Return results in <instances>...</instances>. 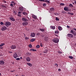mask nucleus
<instances>
[{
  "instance_id": "obj_1",
  "label": "nucleus",
  "mask_w": 76,
  "mask_h": 76,
  "mask_svg": "<svg viewBox=\"0 0 76 76\" xmlns=\"http://www.w3.org/2000/svg\"><path fill=\"white\" fill-rule=\"evenodd\" d=\"M4 25L7 27H9V26L11 25V23L9 21H7L4 23Z\"/></svg>"
},
{
  "instance_id": "obj_2",
  "label": "nucleus",
  "mask_w": 76,
  "mask_h": 76,
  "mask_svg": "<svg viewBox=\"0 0 76 76\" xmlns=\"http://www.w3.org/2000/svg\"><path fill=\"white\" fill-rule=\"evenodd\" d=\"M22 21H26V22L29 20V18L28 17H27L26 18H22Z\"/></svg>"
},
{
  "instance_id": "obj_3",
  "label": "nucleus",
  "mask_w": 76,
  "mask_h": 76,
  "mask_svg": "<svg viewBox=\"0 0 76 76\" xmlns=\"http://www.w3.org/2000/svg\"><path fill=\"white\" fill-rule=\"evenodd\" d=\"M59 40L58 39L56 38H54L53 40V42H55V43H58V42Z\"/></svg>"
},
{
  "instance_id": "obj_4",
  "label": "nucleus",
  "mask_w": 76,
  "mask_h": 76,
  "mask_svg": "<svg viewBox=\"0 0 76 76\" xmlns=\"http://www.w3.org/2000/svg\"><path fill=\"white\" fill-rule=\"evenodd\" d=\"M70 32L74 35V36H76V32L75 31H73V30H71Z\"/></svg>"
},
{
  "instance_id": "obj_5",
  "label": "nucleus",
  "mask_w": 76,
  "mask_h": 76,
  "mask_svg": "<svg viewBox=\"0 0 76 76\" xmlns=\"http://www.w3.org/2000/svg\"><path fill=\"white\" fill-rule=\"evenodd\" d=\"M22 25L23 26H25V25H28V22L27 21H25L23 23Z\"/></svg>"
},
{
  "instance_id": "obj_6",
  "label": "nucleus",
  "mask_w": 76,
  "mask_h": 76,
  "mask_svg": "<svg viewBox=\"0 0 76 76\" xmlns=\"http://www.w3.org/2000/svg\"><path fill=\"white\" fill-rule=\"evenodd\" d=\"M40 1H43V2H47L48 3H50V1H48L47 0H39Z\"/></svg>"
},
{
  "instance_id": "obj_7",
  "label": "nucleus",
  "mask_w": 76,
  "mask_h": 76,
  "mask_svg": "<svg viewBox=\"0 0 76 76\" xmlns=\"http://www.w3.org/2000/svg\"><path fill=\"white\" fill-rule=\"evenodd\" d=\"M6 29H7V27L5 26H3L2 27V28H1V29L2 31H5V30H6Z\"/></svg>"
},
{
  "instance_id": "obj_8",
  "label": "nucleus",
  "mask_w": 76,
  "mask_h": 76,
  "mask_svg": "<svg viewBox=\"0 0 76 76\" xmlns=\"http://www.w3.org/2000/svg\"><path fill=\"white\" fill-rule=\"evenodd\" d=\"M31 37H35V34L34 33H31Z\"/></svg>"
},
{
  "instance_id": "obj_9",
  "label": "nucleus",
  "mask_w": 76,
  "mask_h": 76,
  "mask_svg": "<svg viewBox=\"0 0 76 76\" xmlns=\"http://www.w3.org/2000/svg\"><path fill=\"white\" fill-rule=\"evenodd\" d=\"M13 57L15 58H16L18 57V54L16 53H15L13 54Z\"/></svg>"
},
{
  "instance_id": "obj_10",
  "label": "nucleus",
  "mask_w": 76,
  "mask_h": 76,
  "mask_svg": "<svg viewBox=\"0 0 76 76\" xmlns=\"http://www.w3.org/2000/svg\"><path fill=\"white\" fill-rule=\"evenodd\" d=\"M67 35L68 37L69 38H73V35L71 34H68Z\"/></svg>"
},
{
  "instance_id": "obj_11",
  "label": "nucleus",
  "mask_w": 76,
  "mask_h": 76,
  "mask_svg": "<svg viewBox=\"0 0 76 76\" xmlns=\"http://www.w3.org/2000/svg\"><path fill=\"white\" fill-rule=\"evenodd\" d=\"M16 48V47L15 45H12L11 46V49H15V48Z\"/></svg>"
},
{
  "instance_id": "obj_12",
  "label": "nucleus",
  "mask_w": 76,
  "mask_h": 76,
  "mask_svg": "<svg viewBox=\"0 0 76 76\" xmlns=\"http://www.w3.org/2000/svg\"><path fill=\"white\" fill-rule=\"evenodd\" d=\"M26 60L27 61H30L31 60V58L29 57H27L26 58Z\"/></svg>"
},
{
  "instance_id": "obj_13",
  "label": "nucleus",
  "mask_w": 76,
  "mask_h": 76,
  "mask_svg": "<svg viewBox=\"0 0 76 76\" xmlns=\"http://www.w3.org/2000/svg\"><path fill=\"white\" fill-rule=\"evenodd\" d=\"M10 19L11 20H12V21H15V19L14 18H13L12 17H11V18H10Z\"/></svg>"
},
{
  "instance_id": "obj_14",
  "label": "nucleus",
  "mask_w": 76,
  "mask_h": 76,
  "mask_svg": "<svg viewBox=\"0 0 76 76\" xmlns=\"http://www.w3.org/2000/svg\"><path fill=\"white\" fill-rule=\"evenodd\" d=\"M19 9L20 10L22 11L23 10V9H23V7H19Z\"/></svg>"
},
{
  "instance_id": "obj_15",
  "label": "nucleus",
  "mask_w": 76,
  "mask_h": 76,
  "mask_svg": "<svg viewBox=\"0 0 76 76\" xmlns=\"http://www.w3.org/2000/svg\"><path fill=\"white\" fill-rule=\"evenodd\" d=\"M0 64H4V62L3 61H0Z\"/></svg>"
},
{
  "instance_id": "obj_16",
  "label": "nucleus",
  "mask_w": 76,
  "mask_h": 76,
  "mask_svg": "<svg viewBox=\"0 0 76 76\" xmlns=\"http://www.w3.org/2000/svg\"><path fill=\"white\" fill-rule=\"evenodd\" d=\"M32 17L33 18H34V19H37V16H36L35 15H33Z\"/></svg>"
},
{
  "instance_id": "obj_17",
  "label": "nucleus",
  "mask_w": 76,
  "mask_h": 76,
  "mask_svg": "<svg viewBox=\"0 0 76 76\" xmlns=\"http://www.w3.org/2000/svg\"><path fill=\"white\" fill-rule=\"evenodd\" d=\"M58 29L59 30V31H61L62 29H63V28H62V27L60 26H59L58 27Z\"/></svg>"
},
{
  "instance_id": "obj_18",
  "label": "nucleus",
  "mask_w": 76,
  "mask_h": 76,
  "mask_svg": "<svg viewBox=\"0 0 76 76\" xmlns=\"http://www.w3.org/2000/svg\"><path fill=\"white\" fill-rule=\"evenodd\" d=\"M50 28L51 29H55L56 27H55V26H50Z\"/></svg>"
},
{
  "instance_id": "obj_19",
  "label": "nucleus",
  "mask_w": 76,
  "mask_h": 76,
  "mask_svg": "<svg viewBox=\"0 0 76 76\" xmlns=\"http://www.w3.org/2000/svg\"><path fill=\"white\" fill-rule=\"evenodd\" d=\"M67 14H68V15H73L74 14L73 13H71L70 12H67Z\"/></svg>"
},
{
  "instance_id": "obj_20",
  "label": "nucleus",
  "mask_w": 76,
  "mask_h": 76,
  "mask_svg": "<svg viewBox=\"0 0 76 76\" xmlns=\"http://www.w3.org/2000/svg\"><path fill=\"white\" fill-rule=\"evenodd\" d=\"M27 64L28 66H30V67H31V66H32V64L31 63H27Z\"/></svg>"
},
{
  "instance_id": "obj_21",
  "label": "nucleus",
  "mask_w": 76,
  "mask_h": 76,
  "mask_svg": "<svg viewBox=\"0 0 76 76\" xmlns=\"http://www.w3.org/2000/svg\"><path fill=\"white\" fill-rule=\"evenodd\" d=\"M35 39H31L30 41L31 42H34V41H35Z\"/></svg>"
},
{
  "instance_id": "obj_22",
  "label": "nucleus",
  "mask_w": 76,
  "mask_h": 76,
  "mask_svg": "<svg viewBox=\"0 0 76 76\" xmlns=\"http://www.w3.org/2000/svg\"><path fill=\"white\" fill-rule=\"evenodd\" d=\"M39 30L41 31H42V32H44V31H45V29H44L40 28Z\"/></svg>"
},
{
  "instance_id": "obj_23",
  "label": "nucleus",
  "mask_w": 76,
  "mask_h": 76,
  "mask_svg": "<svg viewBox=\"0 0 76 76\" xmlns=\"http://www.w3.org/2000/svg\"><path fill=\"white\" fill-rule=\"evenodd\" d=\"M55 34H59V31L58 30H56L55 31Z\"/></svg>"
},
{
  "instance_id": "obj_24",
  "label": "nucleus",
  "mask_w": 76,
  "mask_h": 76,
  "mask_svg": "<svg viewBox=\"0 0 76 76\" xmlns=\"http://www.w3.org/2000/svg\"><path fill=\"white\" fill-rule=\"evenodd\" d=\"M5 45V44L3 43H1V45H0V47H2V46H3V45Z\"/></svg>"
},
{
  "instance_id": "obj_25",
  "label": "nucleus",
  "mask_w": 76,
  "mask_h": 76,
  "mask_svg": "<svg viewBox=\"0 0 76 76\" xmlns=\"http://www.w3.org/2000/svg\"><path fill=\"white\" fill-rule=\"evenodd\" d=\"M69 6L71 7H73V5L72 4H70L69 5Z\"/></svg>"
},
{
  "instance_id": "obj_26",
  "label": "nucleus",
  "mask_w": 76,
  "mask_h": 76,
  "mask_svg": "<svg viewBox=\"0 0 76 76\" xmlns=\"http://www.w3.org/2000/svg\"><path fill=\"white\" fill-rule=\"evenodd\" d=\"M31 51H36L37 50L35 49H31L30 50Z\"/></svg>"
},
{
  "instance_id": "obj_27",
  "label": "nucleus",
  "mask_w": 76,
  "mask_h": 76,
  "mask_svg": "<svg viewBox=\"0 0 76 76\" xmlns=\"http://www.w3.org/2000/svg\"><path fill=\"white\" fill-rule=\"evenodd\" d=\"M50 10L51 11H54V8H52L50 9Z\"/></svg>"
},
{
  "instance_id": "obj_28",
  "label": "nucleus",
  "mask_w": 76,
  "mask_h": 76,
  "mask_svg": "<svg viewBox=\"0 0 76 76\" xmlns=\"http://www.w3.org/2000/svg\"><path fill=\"white\" fill-rule=\"evenodd\" d=\"M69 58H71V59H73V57L71 56H69Z\"/></svg>"
},
{
  "instance_id": "obj_29",
  "label": "nucleus",
  "mask_w": 76,
  "mask_h": 76,
  "mask_svg": "<svg viewBox=\"0 0 76 76\" xmlns=\"http://www.w3.org/2000/svg\"><path fill=\"white\" fill-rule=\"evenodd\" d=\"M23 13L24 15H27V13H26V12H23Z\"/></svg>"
},
{
  "instance_id": "obj_30",
  "label": "nucleus",
  "mask_w": 76,
  "mask_h": 76,
  "mask_svg": "<svg viewBox=\"0 0 76 76\" xmlns=\"http://www.w3.org/2000/svg\"><path fill=\"white\" fill-rule=\"evenodd\" d=\"M48 52V50H46L45 51L43 52L44 53H47Z\"/></svg>"
},
{
  "instance_id": "obj_31",
  "label": "nucleus",
  "mask_w": 76,
  "mask_h": 76,
  "mask_svg": "<svg viewBox=\"0 0 76 76\" xmlns=\"http://www.w3.org/2000/svg\"><path fill=\"white\" fill-rule=\"evenodd\" d=\"M56 20H57V21H58L59 20V19H58V18L57 17L56 18Z\"/></svg>"
},
{
  "instance_id": "obj_32",
  "label": "nucleus",
  "mask_w": 76,
  "mask_h": 76,
  "mask_svg": "<svg viewBox=\"0 0 76 76\" xmlns=\"http://www.w3.org/2000/svg\"><path fill=\"white\" fill-rule=\"evenodd\" d=\"M64 10L66 11H67V7H65L64 8Z\"/></svg>"
},
{
  "instance_id": "obj_33",
  "label": "nucleus",
  "mask_w": 76,
  "mask_h": 76,
  "mask_svg": "<svg viewBox=\"0 0 76 76\" xmlns=\"http://www.w3.org/2000/svg\"><path fill=\"white\" fill-rule=\"evenodd\" d=\"M0 24L1 25H4V23H3L1 22Z\"/></svg>"
},
{
  "instance_id": "obj_34",
  "label": "nucleus",
  "mask_w": 76,
  "mask_h": 76,
  "mask_svg": "<svg viewBox=\"0 0 76 76\" xmlns=\"http://www.w3.org/2000/svg\"><path fill=\"white\" fill-rule=\"evenodd\" d=\"M36 48H39V45H37L36 46Z\"/></svg>"
},
{
  "instance_id": "obj_35",
  "label": "nucleus",
  "mask_w": 76,
  "mask_h": 76,
  "mask_svg": "<svg viewBox=\"0 0 76 76\" xmlns=\"http://www.w3.org/2000/svg\"><path fill=\"white\" fill-rule=\"evenodd\" d=\"M60 5L61 6H64V4H63V3H61L60 4Z\"/></svg>"
},
{
  "instance_id": "obj_36",
  "label": "nucleus",
  "mask_w": 76,
  "mask_h": 76,
  "mask_svg": "<svg viewBox=\"0 0 76 76\" xmlns=\"http://www.w3.org/2000/svg\"><path fill=\"white\" fill-rule=\"evenodd\" d=\"M47 5V4L45 3L43 4V6H45Z\"/></svg>"
},
{
  "instance_id": "obj_37",
  "label": "nucleus",
  "mask_w": 76,
  "mask_h": 76,
  "mask_svg": "<svg viewBox=\"0 0 76 76\" xmlns=\"http://www.w3.org/2000/svg\"><path fill=\"white\" fill-rule=\"evenodd\" d=\"M37 35H41V34L39 33H37Z\"/></svg>"
},
{
  "instance_id": "obj_38",
  "label": "nucleus",
  "mask_w": 76,
  "mask_h": 76,
  "mask_svg": "<svg viewBox=\"0 0 76 76\" xmlns=\"http://www.w3.org/2000/svg\"><path fill=\"white\" fill-rule=\"evenodd\" d=\"M16 60H20V58H16Z\"/></svg>"
},
{
  "instance_id": "obj_39",
  "label": "nucleus",
  "mask_w": 76,
  "mask_h": 76,
  "mask_svg": "<svg viewBox=\"0 0 76 76\" xmlns=\"http://www.w3.org/2000/svg\"><path fill=\"white\" fill-rule=\"evenodd\" d=\"M58 53H59V54H61L62 53V52H61V51H58Z\"/></svg>"
},
{
  "instance_id": "obj_40",
  "label": "nucleus",
  "mask_w": 76,
  "mask_h": 76,
  "mask_svg": "<svg viewBox=\"0 0 76 76\" xmlns=\"http://www.w3.org/2000/svg\"><path fill=\"white\" fill-rule=\"evenodd\" d=\"M29 39V38L28 37H26L25 38V39H26H26Z\"/></svg>"
},
{
  "instance_id": "obj_41",
  "label": "nucleus",
  "mask_w": 76,
  "mask_h": 76,
  "mask_svg": "<svg viewBox=\"0 0 76 76\" xmlns=\"http://www.w3.org/2000/svg\"><path fill=\"white\" fill-rule=\"evenodd\" d=\"M55 66L56 67H58V64H55Z\"/></svg>"
},
{
  "instance_id": "obj_42",
  "label": "nucleus",
  "mask_w": 76,
  "mask_h": 76,
  "mask_svg": "<svg viewBox=\"0 0 76 76\" xmlns=\"http://www.w3.org/2000/svg\"><path fill=\"white\" fill-rule=\"evenodd\" d=\"M62 13H66V12L65 11H62Z\"/></svg>"
},
{
  "instance_id": "obj_43",
  "label": "nucleus",
  "mask_w": 76,
  "mask_h": 76,
  "mask_svg": "<svg viewBox=\"0 0 76 76\" xmlns=\"http://www.w3.org/2000/svg\"><path fill=\"white\" fill-rule=\"evenodd\" d=\"M26 54L27 55H28V56H29V55H30L29 53H28V52H27Z\"/></svg>"
},
{
  "instance_id": "obj_44",
  "label": "nucleus",
  "mask_w": 76,
  "mask_h": 76,
  "mask_svg": "<svg viewBox=\"0 0 76 76\" xmlns=\"http://www.w3.org/2000/svg\"><path fill=\"white\" fill-rule=\"evenodd\" d=\"M28 46H29V47H30V48L32 47V45L31 44L29 45H28Z\"/></svg>"
},
{
  "instance_id": "obj_45",
  "label": "nucleus",
  "mask_w": 76,
  "mask_h": 76,
  "mask_svg": "<svg viewBox=\"0 0 76 76\" xmlns=\"http://www.w3.org/2000/svg\"><path fill=\"white\" fill-rule=\"evenodd\" d=\"M10 5L11 6H12V7H13V4H10Z\"/></svg>"
},
{
  "instance_id": "obj_46",
  "label": "nucleus",
  "mask_w": 76,
  "mask_h": 76,
  "mask_svg": "<svg viewBox=\"0 0 76 76\" xmlns=\"http://www.w3.org/2000/svg\"><path fill=\"white\" fill-rule=\"evenodd\" d=\"M69 10V8L67 7V12H68Z\"/></svg>"
},
{
  "instance_id": "obj_47",
  "label": "nucleus",
  "mask_w": 76,
  "mask_h": 76,
  "mask_svg": "<svg viewBox=\"0 0 76 76\" xmlns=\"http://www.w3.org/2000/svg\"><path fill=\"white\" fill-rule=\"evenodd\" d=\"M67 28H70V26H67Z\"/></svg>"
},
{
  "instance_id": "obj_48",
  "label": "nucleus",
  "mask_w": 76,
  "mask_h": 76,
  "mask_svg": "<svg viewBox=\"0 0 76 76\" xmlns=\"http://www.w3.org/2000/svg\"><path fill=\"white\" fill-rule=\"evenodd\" d=\"M40 45L41 47H43V45H42V44L41 43L40 44Z\"/></svg>"
},
{
  "instance_id": "obj_49",
  "label": "nucleus",
  "mask_w": 76,
  "mask_h": 76,
  "mask_svg": "<svg viewBox=\"0 0 76 76\" xmlns=\"http://www.w3.org/2000/svg\"><path fill=\"white\" fill-rule=\"evenodd\" d=\"M11 72H15L14 70H12L11 71Z\"/></svg>"
},
{
  "instance_id": "obj_50",
  "label": "nucleus",
  "mask_w": 76,
  "mask_h": 76,
  "mask_svg": "<svg viewBox=\"0 0 76 76\" xmlns=\"http://www.w3.org/2000/svg\"><path fill=\"white\" fill-rule=\"evenodd\" d=\"M9 53H12V52H10V51H8Z\"/></svg>"
},
{
  "instance_id": "obj_51",
  "label": "nucleus",
  "mask_w": 76,
  "mask_h": 76,
  "mask_svg": "<svg viewBox=\"0 0 76 76\" xmlns=\"http://www.w3.org/2000/svg\"><path fill=\"white\" fill-rule=\"evenodd\" d=\"M54 15H56L57 16V15L58 14H57V13H55Z\"/></svg>"
},
{
  "instance_id": "obj_52",
  "label": "nucleus",
  "mask_w": 76,
  "mask_h": 76,
  "mask_svg": "<svg viewBox=\"0 0 76 76\" xmlns=\"http://www.w3.org/2000/svg\"><path fill=\"white\" fill-rule=\"evenodd\" d=\"M58 70L59 71V72H60V71H61V69H58Z\"/></svg>"
},
{
  "instance_id": "obj_53",
  "label": "nucleus",
  "mask_w": 76,
  "mask_h": 76,
  "mask_svg": "<svg viewBox=\"0 0 76 76\" xmlns=\"http://www.w3.org/2000/svg\"><path fill=\"white\" fill-rule=\"evenodd\" d=\"M18 16H21V15H20V14H18Z\"/></svg>"
},
{
  "instance_id": "obj_54",
  "label": "nucleus",
  "mask_w": 76,
  "mask_h": 76,
  "mask_svg": "<svg viewBox=\"0 0 76 76\" xmlns=\"http://www.w3.org/2000/svg\"><path fill=\"white\" fill-rule=\"evenodd\" d=\"M56 36V37H58V35H57V34H55Z\"/></svg>"
},
{
  "instance_id": "obj_55",
  "label": "nucleus",
  "mask_w": 76,
  "mask_h": 76,
  "mask_svg": "<svg viewBox=\"0 0 76 76\" xmlns=\"http://www.w3.org/2000/svg\"><path fill=\"white\" fill-rule=\"evenodd\" d=\"M18 13V14H20V13H21V12H19Z\"/></svg>"
},
{
  "instance_id": "obj_56",
  "label": "nucleus",
  "mask_w": 76,
  "mask_h": 76,
  "mask_svg": "<svg viewBox=\"0 0 76 76\" xmlns=\"http://www.w3.org/2000/svg\"><path fill=\"white\" fill-rule=\"evenodd\" d=\"M73 29L76 31V28H73Z\"/></svg>"
},
{
  "instance_id": "obj_57",
  "label": "nucleus",
  "mask_w": 76,
  "mask_h": 76,
  "mask_svg": "<svg viewBox=\"0 0 76 76\" xmlns=\"http://www.w3.org/2000/svg\"><path fill=\"white\" fill-rule=\"evenodd\" d=\"M11 3H15V2H14V1H12L11 2Z\"/></svg>"
},
{
  "instance_id": "obj_58",
  "label": "nucleus",
  "mask_w": 76,
  "mask_h": 76,
  "mask_svg": "<svg viewBox=\"0 0 76 76\" xmlns=\"http://www.w3.org/2000/svg\"><path fill=\"white\" fill-rule=\"evenodd\" d=\"M15 4H16V3H14V4H13V5H15Z\"/></svg>"
},
{
  "instance_id": "obj_59",
  "label": "nucleus",
  "mask_w": 76,
  "mask_h": 76,
  "mask_svg": "<svg viewBox=\"0 0 76 76\" xmlns=\"http://www.w3.org/2000/svg\"><path fill=\"white\" fill-rule=\"evenodd\" d=\"M4 3H6V1H4Z\"/></svg>"
},
{
  "instance_id": "obj_60",
  "label": "nucleus",
  "mask_w": 76,
  "mask_h": 76,
  "mask_svg": "<svg viewBox=\"0 0 76 76\" xmlns=\"http://www.w3.org/2000/svg\"><path fill=\"white\" fill-rule=\"evenodd\" d=\"M22 59V57H20V59Z\"/></svg>"
},
{
  "instance_id": "obj_61",
  "label": "nucleus",
  "mask_w": 76,
  "mask_h": 76,
  "mask_svg": "<svg viewBox=\"0 0 76 76\" xmlns=\"http://www.w3.org/2000/svg\"><path fill=\"white\" fill-rule=\"evenodd\" d=\"M74 3H75V4H76V1H74Z\"/></svg>"
},
{
  "instance_id": "obj_62",
  "label": "nucleus",
  "mask_w": 76,
  "mask_h": 76,
  "mask_svg": "<svg viewBox=\"0 0 76 76\" xmlns=\"http://www.w3.org/2000/svg\"><path fill=\"white\" fill-rule=\"evenodd\" d=\"M72 4H73L74 5H75V3H72Z\"/></svg>"
},
{
  "instance_id": "obj_63",
  "label": "nucleus",
  "mask_w": 76,
  "mask_h": 76,
  "mask_svg": "<svg viewBox=\"0 0 76 76\" xmlns=\"http://www.w3.org/2000/svg\"><path fill=\"white\" fill-rule=\"evenodd\" d=\"M75 46H76V43H75Z\"/></svg>"
},
{
  "instance_id": "obj_64",
  "label": "nucleus",
  "mask_w": 76,
  "mask_h": 76,
  "mask_svg": "<svg viewBox=\"0 0 76 76\" xmlns=\"http://www.w3.org/2000/svg\"><path fill=\"white\" fill-rule=\"evenodd\" d=\"M21 76H25L24 75H21Z\"/></svg>"
}]
</instances>
